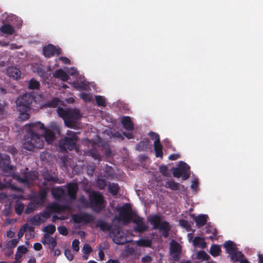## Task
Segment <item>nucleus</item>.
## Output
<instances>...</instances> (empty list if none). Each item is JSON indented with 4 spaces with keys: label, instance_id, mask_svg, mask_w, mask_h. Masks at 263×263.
<instances>
[{
    "label": "nucleus",
    "instance_id": "obj_9",
    "mask_svg": "<svg viewBox=\"0 0 263 263\" xmlns=\"http://www.w3.org/2000/svg\"><path fill=\"white\" fill-rule=\"evenodd\" d=\"M10 163L11 159L8 155L0 153V168L3 172L8 173L13 170V166Z\"/></svg>",
    "mask_w": 263,
    "mask_h": 263
},
{
    "label": "nucleus",
    "instance_id": "obj_4",
    "mask_svg": "<svg viewBox=\"0 0 263 263\" xmlns=\"http://www.w3.org/2000/svg\"><path fill=\"white\" fill-rule=\"evenodd\" d=\"M161 216L155 214L151 216L148 221L153 226V229L162 232V236L166 238L169 236L171 227L168 222L166 220L161 221Z\"/></svg>",
    "mask_w": 263,
    "mask_h": 263
},
{
    "label": "nucleus",
    "instance_id": "obj_10",
    "mask_svg": "<svg viewBox=\"0 0 263 263\" xmlns=\"http://www.w3.org/2000/svg\"><path fill=\"white\" fill-rule=\"evenodd\" d=\"M132 221L136 224V226L134 229L135 232L142 233L147 230V226L145 224L143 218L135 214L132 219Z\"/></svg>",
    "mask_w": 263,
    "mask_h": 263
},
{
    "label": "nucleus",
    "instance_id": "obj_60",
    "mask_svg": "<svg viewBox=\"0 0 263 263\" xmlns=\"http://www.w3.org/2000/svg\"><path fill=\"white\" fill-rule=\"evenodd\" d=\"M60 60H61L62 61V62L64 64H70V60L66 58V57H61L60 58Z\"/></svg>",
    "mask_w": 263,
    "mask_h": 263
},
{
    "label": "nucleus",
    "instance_id": "obj_47",
    "mask_svg": "<svg viewBox=\"0 0 263 263\" xmlns=\"http://www.w3.org/2000/svg\"><path fill=\"white\" fill-rule=\"evenodd\" d=\"M197 256L199 259H202L203 260H208L210 257L209 255L203 251H199Z\"/></svg>",
    "mask_w": 263,
    "mask_h": 263
},
{
    "label": "nucleus",
    "instance_id": "obj_44",
    "mask_svg": "<svg viewBox=\"0 0 263 263\" xmlns=\"http://www.w3.org/2000/svg\"><path fill=\"white\" fill-rule=\"evenodd\" d=\"M96 101L99 106H105V100L103 97L100 96H96Z\"/></svg>",
    "mask_w": 263,
    "mask_h": 263
},
{
    "label": "nucleus",
    "instance_id": "obj_8",
    "mask_svg": "<svg viewBox=\"0 0 263 263\" xmlns=\"http://www.w3.org/2000/svg\"><path fill=\"white\" fill-rule=\"evenodd\" d=\"M119 216L117 219L122 220L124 223H128L132 221L135 215L132 213V206L129 204H124L119 210Z\"/></svg>",
    "mask_w": 263,
    "mask_h": 263
},
{
    "label": "nucleus",
    "instance_id": "obj_40",
    "mask_svg": "<svg viewBox=\"0 0 263 263\" xmlns=\"http://www.w3.org/2000/svg\"><path fill=\"white\" fill-rule=\"evenodd\" d=\"M97 187L100 190L104 189L106 186V180L105 179L102 177L98 178L97 181Z\"/></svg>",
    "mask_w": 263,
    "mask_h": 263
},
{
    "label": "nucleus",
    "instance_id": "obj_28",
    "mask_svg": "<svg viewBox=\"0 0 263 263\" xmlns=\"http://www.w3.org/2000/svg\"><path fill=\"white\" fill-rule=\"evenodd\" d=\"M14 31V28L9 24H4L0 27V31L3 33L11 35Z\"/></svg>",
    "mask_w": 263,
    "mask_h": 263
},
{
    "label": "nucleus",
    "instance_id": "obj_24",
    "mask_svg": "<svg viewBox=\"0 0 263 263\" xmlns=\"http://www.w3.org/2000/svg\"><path fill=\"white\" fill-rule=\"evenodd\" d=\"M164 186L173 191L179 190L180 187L183 188L184 186L180 183L175 182L174 180H168L166 182Z\"/></svg>",
    "mask_w": 263,
    "mask_h": 263
},
{
    "label": "nucleus",
    "instance_id": "obj_59",
    "mask_svg": "<svg viewBox=\"0 0 263 263\" xmlns=\"http://www.w3.org/2000/svg\"><path fill=\"white\" fill-rule=\"evenodd\" d=\"M41 215L44 218L48 219L50 217L51 213L49 211H44L42 213H41Z\"/></svg>",
    "mask_w": 263,
    "mask_h": 263
},
{
    "label": "nucleus",
    "instance_id": "obj_12",
    "mask_svg": "<svg viewBox=\"0 0 263 263\" xmlns=\"http://www.w3.org/2000/svg\"><path fill=\"white\" fill-rule=\"evenodd\" d=\"M114 242L118 245H124L127 242L123 232L119 229H112L111 231Z\"/></svg>",
    "mask_w": 263,
    "mask_h": 263
},
{
    "label": "nucleus",
    "instance_id": "obj_6",
    "mask_svg": "<svg viewBox=\"0 0 263 263\" xmlns=\"http://www.w3.org/2000/svg\"><path fill=\"white\" fill-rule=\"evenodd\" d=\"M89 200L90 206L97 213L100 212L105 206L104 197L99 192H92L89 194Z\"/></svg>",
    "mask_w": 263,
    "mask_h": 263
},
{
    "label": "nucleus",
    "instance_id": "obj_22",
    "mask_svg": "<svg viewBox=\"0 0 263 263\" xmlns=\"http://www.w3.org/2000/svg\"><path fill=\"white\" fill-rule=\"evenodd\" d=\"M96 227L103 231H109L110 233L112 231L111 225L101 219L97 221Z\"/></svg>",
    "mask_w": 263,
    "mask_h": 263
},
{
    "label": "nucleus",
    "instance_id": "obj_20",
    "mask_svg": "<svg viewBox=\"0 0 263 263\" xmlns=\"http://www.w3.org/2000/svg\"><path fill=\"white\" fill-rule=\"evenodd\" d=\"M53 197L57 200H61L65 196V191L61 187H58L52 190Z\"/></svg>",
    "mask_w": 263,
    "mask_h": 263
},
{
    "label": "nucleus",
    "instance_id": "obj_56",
    "mask_svg": "<svg viewBox=\"0 0 263 263\" xmlns=\"http://www.w3.org/2000/svg\"><path fill=\"white\" fill-rule=\"evenodd\" d=\"M173 176L177 178L182 177L181 173L179 166L177 167L174 168L173 171Z\"/></svg>",
    "mask_w": 263,
    "mask_h": 263
},
{
    "label": "nucleus",
    "instance_id": "obj_11",
    "mask_svg": "<svg viewBox=\"0 0 263 263\" xmlns=\"http://www.w3.org/2000/svg\"><path fill=\"white\" fill-rule=\"evenodd\" d=\"M170 250L172 259L175 261H178L180 260V256L182 251V248L180 245L173 240L171 243Z\"/></svg>",
    "mask_w": 263,
    "mask_h": 263
},
{
    "label": "nucleus",
    "instance_id": "obj_64",
    "mask_svg": "<svg viewBox=\"0 0 263 263\" xmlns=\"http://www.w3.org/2000/svg\"><path fill=\"white\" fill-rule=\"evenodd\" d=\"M23 254H20L19 252H16L15 255V259L16 261H20V259L22 257Z\"/></svg>",
    "mask_w": 263,
    "mask_h": 263
},
{
    "label": "nucleus",
    "instance_id": "obj_36",
    "mask_svg": "<svg viewBox=\"0 0 263 263\" xmlns=\"http://www.w3.org/2000/svg\"><path fill=\"white\" fill-rule=\"evenodd\" d=\"M154 150L156 157H162V146L160 142L154 143Z\"/></svg>",
    "mask_w": 263,
    "mask_h": 263
},
{
    "label": "nucleus",
    "instance_id": "obj_25",
    "mask_svg": "<svg viewBox=\"0 0 263 263\" xmlns=\"http://www.w3.org/2000/svg\"><path fill=\"white\" fill-rule=\"evenodd\" d=\"M149 141L147 139H143L136 145V149L138 151H146L150 148Z\"/></svg>",
    "mask_w": 263,
    "mask_h": 263
},
{
    "label": "nucleus",
    "instance_id": "obj_37",
    "mask_svg": "<svg viewBox=\"0 0 263 263\" xmlns=\"http://www.w3.org/2000/svg\"><path fill=\"white\" fill-rule=\"evenodd\" d=\"M59 104V100L57 98H53L46 102L45 106L47 107L55 108Z\"/></svg>",
    "mask_w": 263,
    "mask_h": 263
},
{
    "label": "nucleus",
    "instance_id": "obj_35",
    "mask_svg": "<svg viewBox=\"0 0 263 263\" xmlns=\"http://www.w3.org/2000/svg\"><path fill=\"white\" fill-rule=\"evenodd\" d=\"M230 256L231 259L236 261L240 262L243 258V254L241 252L237 251V249Z\"/></svg>",
    "mask_w": 263,
    "mask_h": 263
},
{
    "label": "nucleus",
    "instance_id": "obj_30",
    "mask_svg": "<svg viewBox=\"0 0 263 263\" xmlns=\"http://www.w3.org/2000/svg\"><path fill=\"white\" fill-rule=\"evenodd\" d=\"M108 189L110 193H111L113 196H116L119 192L120 187L118 183H110L108 184Z\"/></svg>",
    "mask_w": 263,
    "mask_h": 263
},
{
    "label": "nucleus",
    "instance_id": "obj_62",
    "mask_svg": "<svg viewBox=\"0 0 263 263\" xmlns=\"http://www.w3.org/2000/svg\"><path fill=\"white\" fill-rule=\"evenodd\" d=\"M198 186V181L195 180L194 181H193L192 184H191V188L194 190H195L197 189Z\"/></svg>",
    "mask_w": 263,
    "mask_h": 263
},
{
    "label": "nucleus",
    "instance_id": "obj_19",
    "mask_svg": "<svg viewBox=\"0 0 263 263\" xmlns=\"http://www.w3.org/2000/svg\"><path fill=\"white\" fill-rule=\"evenodd\" d=\"M54 78L60 79L63 82H67L69 79V76L62 69L56 70L53 73Z\"/></svg>",
    "mask_w": 263,
    "mask_h": 263
},
{
    "label": "nucleus",
    "instance_id": "obj_29",
    "mask_svg": "<svg viewBox=\"0 0 263 263\" xmlns=\"http://www.w3.org/2000/svg\"><path fill=\"white\" fill-rule=\"evenodd\" d=\"M40 205L33 199V201L30 202L25 210V213L29 214L35 211Z\"/></svg>",
    "mask_w": 263,
    "mask_h": 263
},
{
    "label": "nucleus",
    "instance_id": "obj_26",
    "mask_svg": "<svg viewBox=\"0 0 263 263\" xmlns=\"http://www.w3.org/2000/svg\"><path fill=\"white\" fill-rule=\"evenodd\" d=\"M43 176L44 179L46 181L52 182H59V178L57 176L54 175V173H52L47 171L44 173Z\"/></svg>",
    "mask_w": 263,
    "mask_h": 263
},
{
    "label": "nucleus",
    "instance_id": "obj_34",
    "mask_svg": "<svg viewBox=\"0 0 263 263\" xmlns=\"http://www.w3.org/2000/svg\"><path fill=\"white\" fill-rule=\"evenodd\" d=\"M41 242L44 244L51 245L52 242H57L55 238L50 237L48 234H45L42 239Z\"/></svg>",
    "mask_w": 263,
    "mask_h": 263
},
{
    "label": "nucleus",
    "instance_id": "obj_49",
    "mask_svg": "<svg viewBox=\"0 0 263 263\" xmlns=\"http://www.w3.org/2000/svg\"><path fill=\"white\" fill-rule=\"evenodd\" d=\"M30 221L35 224H39L40 223L44 222L43 220L38 215H35Z\"/></svg>",
    "mask_w": 263,
    "mask_h": 263
},
{
    "label": "nucleus",
    "instance_id": "obj_23",
    "mask_svg": "<svg viewBox=\"0 0 263 263\" xmlns=\"http://www.w3.org/2000/svg\"><path fill=\"white\" fill-rule=\"evenodd\" d=\"M121 123L123 127L125 129L128 131H131L134 129V124L129 116L124 117L122 119Z\"/></svg>",
    "mask_w": 263,
    "mask_h": 263
},
{
    "label": "nucleus",
    "instance_id": "obj_45",
    "mask_svg": "<svg viewBox=\"0 0 263 263\" xmlns=\"http://www.w3.org/2000/svg\"><path fill=\"white\" fill-rule=\"evenodd\" d=\"M28 228V224L26 223L23 226V227L20 228L17 233L18 239L21 238L23 236L24 233L27 230Z\"/></svg>",
    "mask_w": 263,
    "mask_h": 263
},
{
    "label": "nucleus",
    "instance_id": "obj_58",
    "mask_svg": "<svg viewBox=\"0 0 263 263\" xmlns=\"http://www.w3.org/2000/svg\"><path fill=\"white\" fill-rule=\"evenodd\" d=\"M153 259L152 257L149 255H145L142 257L141 260L142 262L143 263H149L151 262L152 261Z\"/></svg>",
    "mask_w": 263,
    "mask_h": 263
},
{
    "label": "nucleus",
    "instance_id": "obj_14",
    "mask_svg": "<svg viewBox=\"0 0 263 263\" xmlns=\"http://www.w3.org/2000/svg\"><path fill=\"white\" fill-rule=\"evenodd\" d=\"M73 221L76 223H80L84 222L86 223H89L93 221V218L90 214L84 213L81 215L74 214L72 216Z\"/></svg>",
    "mask_w": 263,
    "mask_h": 263
},
{
    "label": "nucleus",
    "instance_id": "obj_43",
    "mask_svg": "<svg viewBox=\"0 0 263 263\" xmlns=\"http://www.w3.org/2000/svg\"><path fill=\"white\" fill-rule=\"evenodd\" d=\"M24 209V205L23 203H17L15 206V212L17 215H21L22 214Z\"/></svg>",
    "mask_w": 263,
    "mask_h": 263
},
{
    "label": "nucleus",
    "instance_id": "obj_48",
    "mask_svg": "<svg viewBox=\"0 0 263 263\" xmlns=\"http://www.w3.org/2000/svg\"><path fill=\"white\" fill-rule=\"evenodd\" d=\"M82 251L85 254H89L92 251V249L88 244L86 243L84 245Z\"/></svg>",
    "mask_w": 263,
    "mask_h": 263
},
{
    "label": "nucleus",
    "instance_id": "obj_52",
    "mask_svg": "<svg viewBox=\"0 0 263 263\" xmlns=\"http://www.w3.org/2000/svg\"><path fill=\"white\" fill-rule=\"evenodd\" d=\"M80 97L85 102H89L91 100V97L88 93L83 92L80 94Z\"/></svg>",
    "mask_w": 263,
    "mask_h": 263
},
{
    "label": "nucleus",
    "instance_id": "obj_5",
    "mask_svg": "<svg viewBox=\"0 0 263 263\" xmlns=\"http://www.w3.org/2000/svg\"><path fill=\"white\" fill-rule=\"evenodd\" d=\"M78 140V137L76 132L67 130L66 136L60 141V147L64 151H66L67 149L72 151L76 148V143Z\"/></svg>",
    "mask_w": 263,
    "mask_h": 263
},
{
    "label": "nucleus",
    "instance_id": "obj_53",
    "mask_svg": "<svg viewBox=\"0 0 263 263\" xmlns=\"http://www.w3.org/2000/svg\"><path fill=\"white\" fill-rule=\"evenodd\" d=\"M59 233L64 236H66L68 234V230L65 226H60L58 228Z\"/></svg>",
    "mask_w": 263,
    "mask_h": 263
},
{
    "label": "nucleus",
    "instance_id": "obj_57",
    "mask_svg": "<svg viewBox=\"0 0 263 263\" xmlns=\"http://www.w3.org/2000/svg\"><path fill=\"white\" fill-rule=\"evenodd\" d=\"M28 249L24 246H20L17 247V252L23 255L27 253Z\"/></svg>",
    "mask_w": 263,
    "mask_h": 263
},
{
    "label": "nucleus",
    "instance_id": "obj_16",
    "mask_svg": "<svg viewBox=\"0 0 263 263\" xmlns=\"http://www.w3.org/2000/svg\"><path fill=\"white\" fill-rule=\"evenodd\" d=\"M179 167L182 175V179L185 180L190 176V167L186 163L180 161L179 163Z\"/></svg>",
    "mask_w": 263,
    "mask_h": 263
},
{
    "label": "nucleus",
    "instance_id": "obj_27",
    "mask_svg": "<svg viewBox=\"0 0 263 263\" xmlns=\"http://www.w3.org/2000/svg\"><path fill=\"white\" fill-rule=\"evenodd\" d=\"M226 251L230 255L237 249L235 244L231 240L226 241L223 244Z\"/></svg>",
    "mask_w": 263,
    "mask_h": 263
},
{
    "label": "nucleus",
    "instance_id": "obj_1",
    "mask_svg": "<svg viewBox=\"0 0 263 263\" xmlns=\"http://www.w3.org/2000/svg\"><path fill=\"white\" fill-rule=\"evenodd\" d=\"M27 135L25 136L23 147L29 151H33L35 149H41L44 146L43 137L33 131L36 128L44 129V138L49 144L52 143L55 138L54 133L50 129L45 128L43 123L41 122L31 123Z\"/></svg>",
    "mask_w": 263,
    "mask_h": 263
},
{
    "label": "nucleus",
    "instance_id": "obj_39",
    "mask_svg": "<svg viewBox=\"0 0 263 263\" xmlns=\"http://www.w3.org/2000/svg\"><path fill=\"white\" fill-rule=\"evenodd\" d=\"M159 172L162 174V175L164 177H170V173L168 168V167L166 165H161L159 167Z\"/></svg>",
    "mask_w": 263,
    "mask_h": 263
},
{
    "label": "nucleus",
    "instance_id": "obj_21",
    "mask_svg": "<svg viewBox=\"0 0 263 263\" xmlns=\"http://www.w3.org/2000/svg\"><path fill=\"white\" fill-rule=\"evenodd\" d=\"M7 73L10 77L13 78L14 79H18L21 78V71L15 67H9L7 69Z\"/></svg>",
    "mask_w": 263,
    "mask_h": 263
},
{
    "label": "nucleus",
    "instance_id": "obj_46",
    "mask_svg": "<svg viewBox=\"0 0 263 263\" xmlns=\"http://www.w3.org/2000/svg\"><path fill=\"white\" fill-rule=\"evenodd\" d=\"M148 135L153 140H155L154 143L160 142L159 135L158 134L151 132L149 133Z\"/></svg>",
    "mask_w": 263,
    "mask_h": 263
},
{
    "label": "nucleus",
    "instance_id": "obj_18",
    "mask_svg": "<svg viewBox=\"0 0 263 263\" xmlns=\"http://www.w3.org/2000/svg\"><path fill=\"white\" fill-rule=\"evenodd\" d=\"M191 217L195 221L197 227L200 228L204 226L208 220V216L206 215L201 214L198 216H195L194 214L191 215Z\"/></svg>",
    "mask_w": 263,
    "mask_h": 263
},
{
    "label": "nucleus",
    "instance_id": "obj_7",
    "mask_svg": "<svg viewBox=\"0 0 263 263\" xmlns=\"http://www.w3.org/2000/svg\"><path fill=\"white\" fill-rule=\"evenodd\" d=\"M37 173L35 171H28V168L25 167L24 172L21 174L15 175L14 178L20 182L29 184L37 179Z\"/></svg>",
    "mask_w": 263,
    "mask_h": 263
},
{
    "label": "nucleus",
    "instance_id": "obj_13",
    "mask_svg": "<svg viewBox=\"0 0 263 263\" xmlns=\"http://www.w3.org/2000/svg\"><path fill=\"white\" fill-rule=\"evenodd\" d=\"M43 54L46 58H51L54 55H59L61 54V49L57 48L52 44H48L44 47L43 49Z\"/></svg>",
    "mask_w": 263,
    "mask_h": 263
},
{
    "label": "nucleus",
    "instance_id": "obj_38",
    "mask_svg": "<svg viewBox=\"0 0 263 263\" xmlns=\"http://www.w3.org/2000/svg\"><path fill=\"white\" fill-rule=\"evenodd\" d=\"M87 153L88 155L91 156L95 160H100L101 159L100 153L96 149H90Z\"/></svg>",
    "mask_w": 263,
    "mask_h": 263
},
{
    "label": "nucleus",
    "instance_id": "obj_15",
    "mask_svg": "<svg viewBox=\"0 0 263 263\" xmlns=\"http://www.w3.org/2000/svg\"><path fill=\"white\" fill-rule=\"evenodd\" d=\"M67 195L71 200H75L79 190L77 182H70L67 185Z\"/></svg>",
    "mask_w": 263,
    "mask_h": 263
},
{
    "label": "nucleus",
    "instance_id": "obj_50",
    "mask_svg": "<svg viewBox=\"0 0 263 263\" xmlns=\"http://www.w3.org/2000/svg\"><path fill=\"white\" fill-rule=\"evenodd\" d=\"M74 87L79 90H86L88 89V86L84 83H78L74 84Z\"/></svg>",
    "mask_w": 263,
    "mask_h": 263
},
{
    "label": "nucleus",
    "instance_id": "obj_41",
    "mask_svg": "<svg viewBox=\"0 0 263 263\" xmlns=\"http://www.w3.org/2000/svg\"><path fill=\"white\" fill-rule=\"evenodd\" d=\"M39 86L40 83L37 81L33 79H32L30 80L28 86L29 89L32 90L37 89H39Z\"/></svg>",
    "mask_w": 263,
    "mask_h": 263
},
{
    "label": "nucleus",
    "instance_id": "obj_55",
    "mask_svg": "<svg viewBox=\"0 0 263 263\" xmlns=\"http://www.w3.org/2000/svg\"><path fill=\"white\" fill-rule=\"evenodd\" d=\"M64 254L66 258L69 260L71 261L73 259V255L69 249H66Z\"/></svg>",
    "mask_w": 263,
    "mask_h": 263
},
{
    "label": "nucleus",
    "instance_id": "obj_61",
    "mask_svg": "<svg viewBox=\"0 0 263 263\" xmlns=\"http://www.w3.org/2000/svg\"><path fill=\"white\" fill-rule=\"evenodd\" d=\"M33 248L36 251H40L42 248V246L40 243L36 242L33 245Z\"/></svg>",
    "mask_w": 263,
    "mask_h": 263
},
{
    "label": "nucleus",
    "instance_id": "obj_42",
    "mask_svg": "<svg viewBox=\"0 0 263 263\" xmlns=\"http://www.w3.org/2000/svg\"><path fill=\"white\" fill-rule=\"evenodd\" d=\"M56 230L55 226L53 224H49L45 227L44 231L45 232L46 234H53Z\"/></svg>",
    "mask_w": 263,
    "mask_h": 263
},
{
    "label": "nucleus",
    "instance_id": "obj_31",
    "mask_svg": "<svg viewBox=\"0 0 263 263\" xmlns=\"http://www.w3.org/2000/svg\"><path fill=\"white\" fill-rule=\"evenodd\" d=\"M221 252L220 246L218 245H212L210 248V253L213 257H217L219 255Z\"/></svg>",
    "mask_w": 263,
    "mask_h": 263
},
{
    "label": "nucleus",
    "instance_id": "obj_33",
    "mask_svg": "<svg viewBox=\"0 0 263 263\" xmlns=\"http://www.w3.org/2000/svg\"><path fill=\"white\" fill-rule=\"evenodd\" d=\"M193 245L196 247H199L203 249L206 247V243L202 238L196 236L193 240Z\"/></svg>",
    "mask_w": 263,
    "mask_h": 263
},
{
    "label": "nucleus",
    "instance_id": "obj_51",
    "mask_svg": "<svg viewBox=\"0 0 263 263\" xmlns=\"http://www.w3.org/2000/svg\"><path fill=\"white\" fill-rule=\"evenodd\" d=\"M18 241H19L18 239H16V238L11 239L7 243L8 247L10 248H15L17 246V243H18Z\"/></svg>",
    "mask_w": 263,
    "mask_h": 263
},
{
    "label": "nucleus",
    "instance_id": "obj_3",
    "mask_svg": "<svg viewBox=\"0 0 263 263\" xmlns=\"http://www.w3.org/2000/svg\"><path fill=\"white\" fill-rule=\"evenodd\" d=\"M34 100V97L30 94L26 93L17 98L16 101V108L20 112V118L25 121L30 117L28 111L30 109V105Z\"/></svg>",
    "mask_w": 263,
    "mask_h": 263
},
{
    "label": "nucleus",
    "instance_id": "obj_54",
    "mask_svg": "<svg viewBox=\"0 0 263 263\" xmlns=\"http://www.w3.org/2000/svg\"><path fill=\"white\" fill-rule=\"evenodd\" d=\"M80 241L78 239H75L72 242V247L74 251L78 252L79 250Z\"/></svg>",
    "mask_w": 263,
    "mask_h": 263
},
{
    "label": "nucleus",
    "instance_id": "obj_32",
    "mask_svg": "<svg viewBox=\"0 0 263 263\" xmlns=\"http://www.w3.org/2000/svg\"><path fill=\"white\" fill-rule=\"evenodd\" d=\"M136 244L139 247H149L152 246V242L151 239H140L137 241Z\"/></svg>",
    "mask_w": 263,
    "mask_h": 263
},
{
    "label": "nucleus",
    "instance_id": "obj_63",
    "mask_svg": "<svg viewBox=\"0 0 263 263\" xmlns=\"http://www.w3.org/2000/svg\"><path fill=\"white\" fill-rule=\"evenodd\" d=\"M98 254H99V256L100 257V259L101 260H104V257H105V254H104V253L102 249H99V251Z\"/></svg>",
    "mask_w": 263,
    "mask_h": 263
},
{
    "label": "nucleus",
    "instance_id": "obj_17",
    "mask_svg": "<svg viewBox=\"0 0 263 263\" xmlns=\"http://www.w3.org/2000/svg\"><path fill=\"white\" fill-rule=\"evenodd\" d=\"M47 196V192L46 189H41L39 193L33 196V199L40 206L43 205Z\"/></svg>",
    "mask_w": 263,
    "mask_h": 263
},
{
    "label": "nucleus",
    "instance_id": "obj_2",
    "mask_svg": "<svg viewBox=\"0 0 263 263\" xmlns=\"http://www.w3.org/2000/svg\"><path fill=\"white\" fill-rule=\"evenodd\" d=\"M57 112L63 118L65 125L70 128L77 129L82 118L80 111L77 109L65 108L59 107Z\"/></svg>",
    "mask_w": 263,
    "mask_h": 263
}]
</instances>
